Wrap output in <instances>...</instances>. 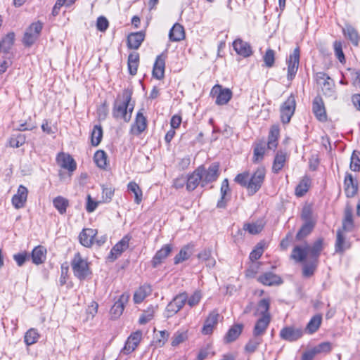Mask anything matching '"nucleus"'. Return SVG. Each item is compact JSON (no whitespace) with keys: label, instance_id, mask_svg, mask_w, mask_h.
Returning <instances> with one entry per match:
<instances>
[{"label":"nucleus","instance_id":"1","mask_svg":"<svg viewBox=\"0 0 360 360\" xmlns=\"http://www.w3.org/2000/svg\"><path fill=\"white\" fill-rule=\"evenodd\" d=\"M266 175V169L259 167L250 176L248 172L240 173L234 179V181L248 190V195H253L261 188Z\"/></svg>","mask_w":360,"mask_h":360},{"label":"nucleus","instance_id":"2","mask_svg":"<svg viewBox=\"0 0 360 360\" xmlns=\"http://www.w3.org/2000/svg\"><path fill=\"white\" fill-rule=\"evenodd\" d=\"M132 92L129 89H124L122 93V100H116L112 111V116L116 120H122L129 122L131 118L134 108V103H131Z\"/></svg>","mask_w":360,"mask_h":360},{"label":"nucleus","instance_id":"3","mask_svg":"<svg viewBox=\"0 0 360 360\" xmlns=\"http://www.w3.org/2000/svg\"><path fill=\"white\" fill-rule=\"evenodd\" d=\"M73 274L80 281L86 279L91 274L89 264L86 259L82 258L79 252H77L71 262Z\"/></svg>","mask_w":360,"mask_h":360},{"label":"nucleus","instance_id":"4","mask_svg":"<svg viewBox=\"0 0 360 360\" xmlns=\"http://www.w3.org/2000/svg\"><path fill=\"white\" fill-rule=\"evenodd\" d=\"M198 168L202 169V187L215 181L219 176V165L217 162L210 165L207 169L202 165Z\"/></svg>","mask_w":360,"mask_h":360},{"label":"nucleus","instance_id":"5","mask_svg":"<svg viewBox=\"0 0 360 360\" xmlns=\"http://www.w3.org/2000/svg\"><path fill=\"white\" fill-rule=\"evenodd\" d=\"M211 94L216 98L215 103L219 105H223L228 103L233 96V93L231 89L228 88H223L222 86L219 84H216L212 87Z\"/></svg>","mask_w":360,"mask_h":360},{"label":"nucleus","instance_id":"6","mask_svg":"<svg viewBox=\"0 0 360 360\" xmlns=\"http://www.w3.org/2000/svg\"><path fill=\"white\" fill-rule=\"evenodd\" d=\"M296 107L295 96L291 94L281 107V119L283 124L290 122Z\"/></svg>","mask_w":360,"mask_h":360},{"label":"nucleus","instance_id":"7","mask_svg":"<svg viewBox=\"0 0 360 360\" xmlns=\"http://www.w3.org/2000/svg\"><path fill=\"white\" fill-rule=\"evenodd\" d=\"M188 296L186 293H181L176 295L167 306L165 316L167 318L176 314L185 304Z\"/></svg>","mask_w":360,"mask_h":360},{"label":"nucleus","instance_id":"8","mask_svg":"<svg viewBox=\"0 0 360 360\" xmlns=\"http://www.w3.org/2000/svg\"><path fill=\"white\" fill-rule=\"evenodd\" d=\"M300 48L296 47L292 53L290 54L288 59L287 60L288 63V79L292 81L297 72L300 63Z\"/></svg>","mask_w":360,"mask_h":360},{"label":"nucleus","instance_id":"9","mask_svg":"<svg viewBox=\"0 0 360 360\" xmlns=\"http://www.w3.org/2000/svg\"><path fill=\"white\" fill-rule=\"evenodd\" d=\"M43 25L40 22H34L27 29L24 37L23 43L27 46H32L38 39L42 30Z\"/></svg>","mask_w":360,"mask_h":360},{"label":"nucleus","instance_id":"10","mask_svg":"<svg viewBox=\"0 0 360 360\" xmlns=\"http://www.w3.org/2000/svg\"><path fill=\"white\" fill-rule=\"evenodd\" d=\"M303 335V330L301 328L294 326H287L282 328L280 331V337L281 339L294 342L302 338Z\"/></svg>","mask_w":360,"mask_h":360},{"label":"nucleus","instance_id":"11","mask_svg":"<svg viewBox=\"0 0 360 360\" xmlns=\"http://www.w3.org/2000/svg\"><path fill=\"white\" fill-rule=\"evenodd\" d=\"M316 80L319 83L322 82V91L326 96H331L334 92L333 81L323 72H319L316 75Z\"/></svg>","mask_w":360,"mask_h":360},{"label":"nucleus","instance_id":"12","mask_svg":"<svg viewBox=\"0 0 360 360\" xmlns=\"http://www.w3.org/2000/svg\"><path fill=\"white\" fill-rule=\"evenodd\" d=\"M312 110L316 117L321 122H325L327 120L326 112L323 99L321 96L314 98L312 103Z\"/></svg>","mask_w":360,"mask_h":360},{"label":"nucleus","instance_id":"13","mask_svg":"<svg viewBox=\"0 0 360 360\" xmlns=\"http://www.w3.org/2000/svg\"><path fill=\"white\" fill-rule=\"evenodd\" d=\"M172 248L171 244H166L160 250L157 251L151 261L153 267L156 268L161 264L172 252Z\"/></svg>","mask_w":360,"mask_h":360},{"label":"nucleus","instance_id":"14","mask_svg":"<svg viewBox=\"0 0 360 360\" xmlns=\"http://www.w3.org/2000/svg\"><path fill=\"white\" fill-rule=\"evenodd\" d=\"M141 338L142 333L140 330L136 331L131 334L124 345L123 352L124 354H129L133 352L139 344Z\"/></svg>","mask_w":360,"mask_h":360},{"label":"nucleus","instance_id":"15","mask_svg":"<svg viewBox=\"0 0 360 360\" xmlns=\"http://www.w3.org/2000/svg\"><path fill=\"white\" fill-rule=\"evenodd\" d=\"M201 171L202 169L197 168L193 172V173L189 174L187 178H186V189L188 191H193L200 184H202V176L200 175L202 172Z\"/></svg>","mask_w":360,"mask_h":360},{"label":"nucleus","instance_id":"16","mask_svg":"<svg viewBox=\"0 0 360 360\" xmlns=\"http://www.w3.org/2000/svg\"><path fill=\"white\" fill-rule=\"evenodd\" d=\"M131 237L125 236L110 250L109 257L112 260L116 259L125 250L129 248V242Z\"/></svg>","mask_w":360,"mask_h":360},{"label":"nucleus","instance_id":"17","mask_svg":"<svg viewBox=\"0 0 360 360\" xmlns=\"http://www.w3.org/2000/svg\"><path fill=\"white\" fill-rule=\"evenodd\" d=\"M97 233L96 229H84L79 236L80 243L84 247H91L94 243V239Z\"/></svg>","mask_w":360,"mask_h":360},{"label":"nucleus","instance_id":"18","mask_svg":"<svg viewBox=\"0 0 360 360\" xmlns=\"http://www.w3.org/2000/svg\"><path fill=\"white\" fill-rule=\"evenodd\" d=\"M27 189L23 186H20L17 194L12 198V203L16 209L22 208L25 206L27 200Z\"/></svg>","mask_w":360,"mask_h":360},{"label":"nucleus","instance_id":"19","mask_svg":"<svg viewBox=\"0 0 360 360\" xmlns=\"http://www.w3.org/2000/svg\"><path fill=\"white\" fill-rule=\"evenodd\" d=\"M129 295H122L119 300L116 301L111 307L110 314L112 319H117L120 317L124 309V304L128 301Z\"/></svg>","mask_w":360,"mask_h":360},{"label":"nucleus","instance_id":"20","mask_svg":"<svg viewBox=\"0 0 360 360\" xmlns=\"http://www.w3.org/2000/svg\"><path fill=\"white\" fill-rule=\"evenodd\" d=\"M219 315L217 311H212L205 321V324L202 328V333L204 335L211 334L214 328L217 324Z\"/></svg>","mask_w":360,"mask_h":360},{"label":"nucleus","instance_id":"21","mask_svg":"<svg viewBox=\"0 0 360 360\" xmlns=\"http://www.w3.org/2000/svg\"><path fill=\"white\" fill-rule=\"evenodd\" d=\"M57 161L61 167L70 172H73L76 169V162L70 155L60 153L57 158Z\"/></svg>","mask_w":360,"mask_h":360},{"label":"nucleus","instance_id":"22","mask_svg":"<svg viewBox=\"0 0 360 360\" xmlns=\"http://www.w3.org/2000/svg\"><path fill=\"white\" fill-rule=\"evenodd\" d=\"M233 46L236 53L243 57H248L252 53L250 44L240 39L233 41Z\"/></svg>","mask_w":360,"mask_h":360},{"label":"nucleus","instance_id":"23","mask_svg":"<svg viewBox=\"0 0 360 360\" xmlns=\"http://www.w3.org/2000/svg\"><path fill=\"white\" fill-rule=\"evenodd\" d=\"M145 39V33L137 32L131 33L127 37V46L131 49H138Z\"/></svg>","mask_w":360,"mask_h":360},{"label":"nucleus","instance_id":"24","mask_svg":"<svg viewBox=\"0 0 360 360\" xmlns=\"http://www.w3.org/2000/svg\"><path fill=\"white\" fill-rule=\"evenodd\" d=\"M257 281L265 285H279L282 283L281 278L271 272H266L260 275Z\"/></svg>","mask_w":360,"mask_h":360},{"label":"nucleus","instance_id":"25","mask_svg":"<svg viewBox=\"0 0 360 360\" xmlns=\"http://www.w3.org/2000/svg\"><path fill=\"white\" fill-rule=\"evenodd\" d=\"M344 186L346 195L348 198L354 197L357 192L358 186L351 174L347 173L344 181Z\"/></svg>","mask_w":360,"mask_h":360},{"label":"nucleus","instance_id":"26","mask_svg":"<svg viewBox=\"0 0 360 360\" xmlns=\"http://www.w3.org/2000/svg\"><path fill=\"white\" fill-rule=\"evenodd\" d=\"M323 239L318 238L311 246L306 244L310 259L318 261V258L323 248Z\"/></svg>","mask_w":360,"mask_h":360},{"label":"nucleus","instance_id":"27","mask_svg":"<svg viewBox=\"0 0 360 360\" xmlns=\"http://www.w3.org/2000/svg\"><path fill=\"white\" fill-rule=\"evenodd\" d=\"M270 316H262L260 319H259L254 327L253 336L260 337V335H263L265 333L270 323Z\"/></svg>","mask_w":360,"mask_h":360},{"label":"nucleus","instance_id":"28","mask_svg":"<svg viewBox=\"0 0 360 360\" xmlns=\"http://www.w3.org/2000/svg\"><path fill=\"white\" fill-rule=\"evenodd\" d=\"M165 68V59L161 55L158 56L153 65V76L158 79H162L164 77Z\"/></svg>","mask_w":360,"mask_h":360},{"label":"nucleus","instance_id":"29","mask_svg":"<svg viewBox=\"0 0 360 360\" xmlns=\"http://www.w3.org/2000/svg\"><path fill=\"white\" fill-rule=\"evenodd\" d=\"M169 37L172 41H179L185 38L184 27L179 23H175L169 33Z\"/></svg>","mask_w":360,"mask_h":360},{"label":"nucleus","instance_id":"30","mask_svg":"<svg viewBox=\"0 0 360 360\" xmlns=\"http://www.w3.org/2000/svg\"><path fill=\"white\" fill-rule=\"evenodd\" d=\"M46 249L42 245L35 247L31 254L32 262L37 265L42 264L46 259Z\"/></svg>","mask_w":360,"mask_h":360},{"label":"nucleus","instance_id":"31","mask_svg":"<svg viewBox=\"0 0 360 360\" xmlns=\"http://www.w3.org/2000/svg\"><path fill=\"white\" fill-rule=\"evenodd\" d=\"M147 127V120L141 112H139L136 117L132 131L136 135L141 134Z\"/></svg>","mask_w":360,"mask_h":360},{"label":"nucleus","instance_id":"32","mask_svg":"<svg viewBox=\"0 0 360 360\" xmlns=\"http://www.w3.org/2000/svg\"><path fill=\"white\" fill-rule=\"evenodd\" d=\"M286 162V153L283 151H278L273 162L272 172L275 174H278L284 167Z\"/></svg>","mask_w":360,"mask_h":360},{"label":"nucleus","instance_id":"33","mask_svg":"<svg viewBox=\"0 0 360 360\" xmlns=\"http://www.w3.org/2000/svg\"><path fill=\"white\" fill-rule=\"evenodd\" d=\"M243 328V324H235L233 325L227 332L224 337L226 342H231L235 341L239 335L241 334Z\"/></svg>","mask_w":360,"mask_h":360},{"label":"nucleus","instance_id":"34","mask_svg":"<svg viewBox=\"0 0 360 360\" xmlns=\"http://www.w3.org/2000/svg\"><path fill=\"white\" fill-rule=\"evenodd\" d=\"M309 255L306 245L304 247L295 246L292 252L291 257L297 262H304Z\"/></svg>","mask_w":360,"mask_h":360},{"label":"nucleus","instance_id":"35","mask_svg":"<svg viewBox=\"0 0 360 360\" xmlns=\"http://www.w3.org/2000/svg\"><path fill=\"white\" fill-rule=\"evenodd\" d=\"M335 248V252L340 253H342L346 249L349 248V243L345 240V237L342 233V229H339L337 231Z\"/></svg>","mask_w":360,"mask_h":360},{"label":"nucleus","instance_id":"36","mask_svg":"<svg viewBox=\"0 0 360 360\" xmlns=\"http://www.w3.org/2000/svg\"><path fill=\"white\" fill-rule=\"evenodd\" d=\"M354 227L352 219V209L347 207L345 210V216L342 220V230L345 231H351Z\"/></svg>","mask_w":360,"mask_h":360},{"label":"nucleus","instance_id":"37","mask_svg":"<svg viewBox=\"0 0 360 360\" xmlns=\"http://www.w3.org/2000/svg\"><path fill=\"white\" fill-rule=\"evenodd\" d=\"M139 62V54L137 52H133L128 56L127 65L129 74L135 75L137 72Z\"/></svg>","mask_w":360,"mask_h":360},{"label":"nucleus","instance_id":"38","mask_svg":"<svg viewBox=\"0 0 360 360\" xmlns=\"http://www.w3.org/2000/svg\"><path fill=\"white\" fill-rule=\"evenodd\" d=\"M151 288L149 285H143L136 290L134 295V301L135 303H141L150 293Z\"/></svg>","mask_w":360,"mask_h":360},{"label":"nucleus","instance_id":"39","mask_svg":"<svg viewBox=\"0 0 360 360\" xmlns=\"http://www.w3.org/2000/svg\"><path fill=\"white\" fill-rule=\"evenodd\" d=\"M322 321V316L320 314L314 315L307 325L306 330L312 334L318 330Z\"/></svg>","mask_w":360,"mask_h":360},{"label":"nucleus","instance_id":"40","mask_svg":"<svg viewBox=\"0 0 360 360\" xmlns=\"http://www.w3.org/2000/svg\"><path fill=\"white\" fill-rule=\"evenodd\" d=\"M15 40V34L13 32L8 33L4 38L0 41L1 50L3 51L4 53H9L11 49L12 48Z\"/></svg>","mask_w":360,"mask_h":360},{"label":"nucleus","instance_id":"41","mask_svg":"<svg viewBox=\"0 0 360 360\" xmlns=\"http://www.w3.org/2000/svg\"><path fill=\"white\" fill-rule=\"evenodd\" d=\"M314 226L315 221H304L296 235L297 240H301L302 238L307 236L312 231Z\"/></svg>","mask_w":360,"mask_h":360},{"label":"nucleus","instance_id":"42","mask_svg":"<svg viewBox=\"0 0 360 360\" xmlns=\"http://www.w3.org/2000/svg\"><path fill=\"white\" fill-rule=\"evenodd\" d=\"M343 33L354 46H358L359 36L357 31L351 25H346L343 29Z\"/></svg>","mask_w":360,"mask_h":360},{"label":"nucleus","instance_id":"43","mask_svg":"<svg viewBox=\"0 0 360 360\" xmlns=\"http://www.w3.org/2000/svg\"><path fill=\"white\" fill-rule=\"evenodd\" d=\"M311 180L308 176H304L295 188V195L302 197L308 191Z\"/></svg>","mask_w":360,"mask_h":360},{"label":"nucleus","instance_id":"44","mask_svg":"<svg viewBox=\"0 0 360 360\" xmlns=\"http://www.w3.org/2000/svg\"><path fill=\"white\" fill-rule=\"evenodd\" d=\"M53 204L60 214H64L69 206V201L62 196H58L53 199Z\"/></svg>","mask_w":360,"mask_h":360},{"label":"nucleus","instance_id":"45","mask_svg":"<svg viewBox=\"0 0 360 360\" xmlns=\"http://www.w3.org/2000/svg\"><path fill=\"white\" fill-rule=\"evenodd\" d=\"M39 337L40 335L37 329L30 328L25 334V343L28 346L32 345L37 342Z\"/></svg>","mask_w":360,"mask_h":360},{"label":"nucleus","instance_id":"46","mask_svg":"<svg viewBox=\"0 0 360 360\" xmlns=\"http://www.w3.org/2000/svg\"><path fill=\"white\" fill-rule=\"evenodd\" d=\"M156 308V307L150 305L144 310L139 318V323L143 325L152 320L155 313Z\"/></svg>","mask_w":360,"mask_h":360},{"label":"nucleus","instance_id":"47","mask_svg":"<svg viewBox=\"0 0 360 360\" xmlns=\"http://www.w3.org/2000/svg\"><path fill=\"white\" fill-rule=\"evenodd\" d=\"M103 129L101 125H95L91 134V142L94 146H97L101 141Z\"/></svg>","mask_w":360,"mask_h":360},{"label":"nucleus","instance_id":"48","mask_svg":"<svg viewBox=\"0 0 360 360\" xmlns=\"http://www.w3.org/2000/svg\"><path fill=\"white\" fill-rule=\"evenodd\" d=\"M265 148H266V143L265 142H260L257 143L255 148H254V153H253V158L252 161L255 163L261 161L263 158L264 155L265 153Z\"/></svg>","mask_w":360,"mask_h":360},{"label":"nucleus","instance_id":"49","mask_svg":"<svg viewBox=\"0 0 360 360\" xmlns=\"http://www.w3.org/2000/svg\"><path fill=\"white\" fill-rule=\"evenodd\" d=\"M317 263V260L312 259H310L309 262L304 263L302 269L303 276L305 278L311 277L316 269Z\"/></svg>","mask_w":360,"mask_h":360},{"label":"nucleus","instance_id":"50","mask_svg":"<svg viewBox=\"0 0 360 360\" xmlns=\"http://www.w3.org/2000/svg\"><path fill=\"white\" fill-rule=\"evenodd\" d=\"M127 187L128 190L134 194V202L137 205H139L142 201L143 195L142 191L139 186L136 183L131 181L129 183Z\"/></svg>","mask_w":360,"mask_h":360},{"label":"nucleus","instance_id":"51","mask_svg":"<svg viewBox=\"0 0 360 360\" xmlns=\"http://www.w3.org/2000/svg\"><path fill=\"white\" fill-rule=\"evenodd\" d=\"M191 255L190 248L188 245L183 247L179 254H177L174 258V263L178 264L188 259Z\"/></svg>","mask_w":360,"mask_h":360},{"label":"nucleus","instance_id":"52","mask_svg":"<svg viewBox=\"0 0 360 360\" xmlns=\"http://www.w3.org/2000/svg\"><path fill=\"white\" fill-rule=\"evenodd\" d=\"M94 160L96 165L105 169L107 165V155L103 150H98L95 153Z\"/></svg>","mask_w":360,"mask_h":360},{"label":"nucleus","instance_id":"53","mask_svg":"<svg viewBox=\"0 0 360 360\" xmlns=\"http://www.w3.org/2000/svg\"><path fill=\"white\" fill-rule=\"evenodd\" d=\"M262 339L259 336H254L252 339H250L248 342L246 344L245 347V350L248 353H253L255 352L259 345L262 343Z\"/></svg>","mask_w":360,"mask_h":360},{"label":"nucleus","instance_id":"54","mask_svg":"<svg viewBox=\"0 0 360 360\" xmlns=\"http://www.w3.org/2000/svg\"><path fill=\"white\" fill-rule=\"evenodd\" d=\"M279 134V130L277 127L271 129L267 146L269 149H275L277 146V139Z\"/></svg>","mask_w":360,"mask_h":360},{"label":"nucleus","instance_id":"55","mask_svg":"<svg viewBox=\"0 0 360 360\" xmlns=\"http://www.w3.org/2000/svg\"><path fill=\"white\" fill-rule=\"evenodd\" d=\"M229 191V181L227 179H224L221 186V199L217 202V207L224 208L226 206V202L224 201V197Z\"/></svg>","mask_w":360,"mask_h":360},{"label":"nucleus","instance_id":"56","mask_svg":"<svg viewBox=\"0 0 360 360\" xmlns=\"http://www.w3.org/2000/svg\"><path fill=\"white\" fill-rule=\"evenodd\" d=\"M269 300L267 299H262L258 303L257 312L262 316H270L269 313Z\"/></svg>","mask_w":360,"mask_h":360},{"label":"nucleus","instance_id":"57","mask_svg":"<svg viewBox=\"0 0 360 360\" xmlns=\"http://www.w3.org/2000/svg\"><path fill=\"white\" fill-rule=\"evenodd\" d=\"M188 338L187 331H176L172 339V345L173 347L178 346L179 344L186 341Z\"/></svg>","mask_w":360,"mask_h":360},{"label":"nucleus","instance_id":"58","mask_svg":"<svg viewBox=\"0 0 360 360\" xmlns=\"http://www.w3.org/2000/svg\"><path fill=\"white\" fill-rule=\"evenodd\" d=\"M264 226L262 223H252L245 224L243 229L248 231L250 234L255 235L260 233L263 229Z\"/></svg>","mask_w":360,"mask_h":360},{"label":"nucleus","instance_id":"59","mask_svg":"<svg viewBox=\"0 0 360 360\" xmlns=\"http://www.w3.org/2000/svg\"><path fill=\"white\" fill-rule=\"evenodd\" d=\"M25 142V137L22 134L13 135L9 140L10 146L13 148H19Z\"/></svg>","mask_w":360,"mask_h":360},{"label":"nucleus","instance_id":"60","mask_svg":"<svg viewBox=\"0 0 360 360\" xmlns=\"http://www.w3.org/2000/svg\"><path fill=\"white\" fill-rule=\"evenodd\" d=\"M264 64L268 68H271L275 62V52L272 49L266 50L264 56H263Z\"/></svg>","mask_w":360,"mask_h":360},{"label":"nucleus","instance_id":"61","mask_svg":"<svg viewBox=\"0 0 360 360\" xmlns=\"http://www.w3.org/2000/svg\"><path fill=\"white\" fill-rule=\"evenodd\" d=\"M335 55L341 63H345V57L342 51V45L341 41H335L333 44Z\"/></svg>","mask_w":360,"mask_h":360},{"label":"nucleus","instance_id":"62","mask_svg":"<svg viewBox=\"0 0 360 360\" xmlns=\"http://www.w3.org/2000/svg\"><path fill=\"white\" fill-rule=\"evenodd\" d=\"M350 168L354 172L360 170V153L354 151L350 161Z\"/></svg>","mask_w":360,"mask_h":360},{"label":"nucleus","instance_id":"63","mask_svg":"<svg viewBox=\"0 0 360 360\" xmlns=\"http://www.w3.org/2000/svg\"><path fill=\"white\" fill-rule=\"evenodd\" d=\"M316 354L321 353H329L332 349L331 344L328 342H321L313 347Z\"/></svg>","mask_w":360,"mask_h":360},{"label":"nucleus","instance_id":"64","mask_svg":"<svg viewBox=\"0 0 360 360\" xmlns=\"http://www.w3.org/2000/svg\"><path fill=\"white\" fill-rule=\"evenodd\" d=\"M264 252L263 245L262 243H258L256 248L250 252V259L252 261L257 260L261 257Z\"/></svg>","mask_w":360,"mask_h":360}]
</instances>
